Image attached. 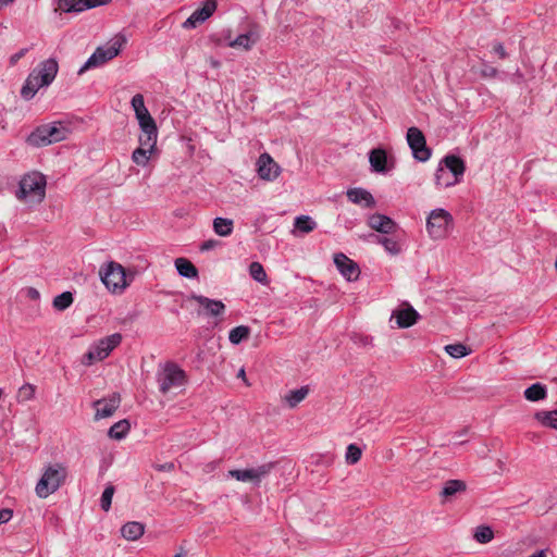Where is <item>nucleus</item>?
Listing matches in <instances>:
<instances>
[{
  "label": "nucleus",
  "instance_id": "f257e3e1",
  "mask_svg": "<svg viewBox=\"0 0 557 557\" xmlns=\"http://www.w3.org/2000/svg\"><path fill=\"white\" fill-rule=\"evenodd\" d=\"M58 70L55 59L50 58L40 62L27 76L21 89V96L25 100L33 99L40 88L49 86L54 81Z\"/></svg>",
  "mask_w": 557,
  "mask_h": 557
},
{
  "label": "nucleus",
  "instance_id": "f03ea898",
  "mask_svg": "<svg viewBox=\"0 0 557 557\" xmlns=\"http://www.w3.org/2000/svg\"><path fill=\"white\" fill-rule=\"evenodd\" d=\"M71 131L66 123L54 121L42 124L33 131L26 141L33 147H45L62 140H65Z\"/></svg>",
  "mask_w": 557,
  "mask_h": 557
},
{
  "label": "nucleus",
  "instance_id": "7ed1b4c3",
  "mask_svg": "<svg viewBox=\"0 0 557 557\" xmlns=\"http://www.w3.org/2000/svg\"><path fill=\"white\" fill-rule=\"evenodd\" d=\"M126 44V37L122 34H117L112 37L104 45L97 47L94 53L87 59V61L78 70V74H83L91 69H97L104 65L117 57Z\"/></svg>",
  "mask_w": 557,
  "mask_h": 557
},
{
  "label": "nucleus",
  "instance_id": "20e7f679",
  "mask_svg": "<svg viewBox=\"0 0 557 557\" xmlns=\"http://www.w3.org/2000/svg\"><path fill=\"white\" fill-rule=\"evenodd\" d=\"M67 475L63 463H50L44 468L41 478L36 484L35 492L39 498H47L64 483Z\"/></svg>",
  "mask_w": 557,
  "mask_h": 557
},
{
  "label": "nucleus",
  "instance_id": "39448f33",
  "mask_svg": "<svg viewBox=\"0 0 557 557\" xmlns=\"http://www.w3.org/2000/svg\"><path fill=\"white\" fill-rule=\"evenodd\" d=\"M46 194V178L38 172L26 174L20 181L16 196L27 202H41Z\"/></svg>",
  "mask_w": 557,
  "mask_h": 557
},
{
  "label": "nucleus",
  "instance_id": "423d86ee",
  "mask_svg": "<svg viewBox=\"0 0 557 557\" xmlns=\"http://www.w3.org/2000/svg\"><path fill=\"white\" fill-rule=\"evenodd\" d=\"M121 342L122 335L120 333H114L94 342L89 346L88 351L82 357V364L90 367L96 362L104 360Z\"/></svg>",
  "mask_w": 557,
  "mask_h": 557
},
{
  "label": "nucleus",
  "instance_id": "0eeeda50",
  "mask_svg": "<svg viewBox=\"0 0 557 557\" xmlns=\"http://www.w3.org/2000/svg\"><path fill=\"white\" fill-rule=\"evenodd\" d=\"M159 391L168 394L174 388L183 387L187 382L186 372L174 362H165L160 366L157 373Z\"/></svg>",
  "mask_w": 557,
  "mask_h": 557
},
{
  "label": "nucleus",
  "instance_id": "6e6552de",
  "mask_svg": "<svg viewBox=\"0 0 557 557\" xmlns=\"http://www.w3.org/2000/svg\"><path fill=\"white\" fill-rule=\"evenodd\" d=\"M454 228L453 215L443 208L432 210L426 218V232L434 240L446 238Z\"/></svg>",
  "mask_w": 557,
  "mask_h": 557
},
{
  "label": "nucleus",
  "instance_id": "1a4fd4ad",
  "mask_svg": "<svg viewBox=\"0 0 557 557\" xmlns=\"http://www.w3.org/2000/svg\"><path fill=\"white\" fill-rule=\"evenodd\" d=\"M103 285L113 294H121L129 285L125 269L115 261L103 264L99 270Z\"/></svg>",
  "mask_w": 557,
  "mask_h": 557
},
{
  "label": "nucleus",
  "instance_id": "9d476101",
  "mask_svg": "<svg viewBox=\"0 0 557 557\" xmlns=\"http://www.w3.org/2000/svg\"><path fill=\"white\" fill-rule=\"evenodd\" d=\"M131 106L139 125V136H148V138L158 136L157 123L145 104L144 96L141 94L134 95L131 100Z\"/></svg>",
  "mask_w": 557,
  "mask_h": 557
},
{
  "label": "nucleus",
  "instance_id": "9b49d317",
  "mask_svg": "<svg viewBox=\"0 0 557 557\" xmlns=\"http://www.w3.org/2000/svg\"><path fill=\"white\" fill-rule=\"evenodd\" d=\"M158 136H138L139 146L132 153V161L138 166H147L149 161L158 156Z\"/></svg>",
  "mask_w": 557,
  "mask_h": 557
},
{
  "label": "nucleus",
  "instance_id": "f8f14e48",
  "mask_svg": "<svg viewBox=\"0 0 557 557\" xmlns=\"http://www.w3.org/2000/svg\"><path fill=\"white\" fill-rule=\"evenodd\" d=\"M406 138L416 160L425 162L431 158V150L426 147L425 137L418 127H409Z\"/></svg>",
  "mask_w": 557,
  "mask_h": 557
},
{
  "label": "nucleus",
  "instance_id": "ddd939ff",
  "mask_svg": "<svg viewBox=\"0 0 557 557\" xmlns=\"http://www.w3.org/2000/svg\"><path fill=\"white\" fill-rule=\"evenodd\" d=\"M112 0H58L54 12L78 14L86 10L107 5Z\"/></svg>",
  "mask_w": 557,
  "mask_h": 557
},
{
  "label": "nucleus",
  "instance_id": "4468645a",
  "mask_svg": "<svg viewBox=\"0 0 557 557\" xmlns=\"http://www.w3.org/2000/svg\"><path fill=\"white\" fill-rule=\"evenodd\" d=\"M272 467V463H264L257 468L230 470L228 476L240 482H252L255 484H259L261 480L270 473Z\"/></svg>",
  "mask_w": 557,
  "mask_h": 557
},
{
  "label": "nucleus",
  "instance_id": "2eb2a0df",
  "mask_svg": "<svg viewBox=\"0 0 557 557\" xmlns=\"http://www.w3.org/2000/svg\"><path fill=\"white\" fill-rule=\"evenodd\" d=\"M218 8L216 0H206L201 7L195 10L191 15L183 23V27L186 29L196 28L199 24L206 22L213 15Z\"/></svg>",
  "mask_w": 557,
  "mask_h": 557
},
{
  "label": "nucleus",
  "instance_id": "dca6fc26",
  "mask_svg": "<svg viewBox=\"0 0 557 557\" xmlns=\"http://www.w3.org/2000/svg\"><path fill=\"white\" fill-rule=\"evenodd\" d=\"M371 170L375 173H386L395 168V160L383 148H374L369 152Z\"/></svg>",
  "mask_w": 557,
  "mask_h": 557
},
{
  "label": "nucleus",
  "instance_id": "f3484780",
  "mask_svg": "<svg viewBox=\"0 0 557 557\" xmlns=\"http://www.w3.org/2000/svg\"><path fill=\"white\" fill-rule=\"evenodd\" d=\"M334 264L338 272L349 282H355L360 276V268L357 262L348 258L345 253L338 252L333 257Z\"/></svg>",
  "mask_w": 557,
  "mask_h": 557
},
{
  "label": "nucleus",
  "instance_id": "a211bd4d",
  "mask_svg": "<svg viewBox=\"0 0 557 557\" xmlns=\"http://www.w3.org/2000/svg\"><path fill=\"white\" fill-rule=\"evenodd\" d=\"M120 404L121 397L117 393H113L108 398L96 400L92 405L96 410L95 419L100 420L113 416Z\"/></svg>",
  "mask_w": 557,
  "mask_h": 557
},
{
  "label": "nucleus",
  "instance_id": "6ab92c4d",
  "mask_svg": "<svg viewBox=\"0 0 557 557\" xmlns=\"http://www.w3.org/2000/svg\"><path fill=\"white\" fill-rule=\"evenodd\" d=\"M280 166L269 153H262L257 161V172L260 178L274 181L280 175Z\"/></svg>",
  "mask_w": 557,
  "mask_h": 557
},
{
  "label": "nucleus",
  "instance_id": "aec40b11",
  "mask_svg": "<svg viewBox=\"0 0 557 557\" xmlns=\"http://www.w3.org/2000/svg\"><path fill=\"white\" fill-rule=\"evenodd\" d=\"M189 299L196 301L202 309V311L198 312L199 314L219 317L225 311V305L221 300L210 299L208 297L195 294L191 295Z\"/></svg>",
  "mask_w": 557,
  "mask_h": 557
},
{
  "label": "nucleus",
  "instance_id": "412c9836",
  "mask_svg": "<svg viewBox=\"0 0 557 557\" xmlns=\"http://www.w3.org/2000/svg\"><path fill=\"white\" fill-rule=\"evenodd\" d=\"M367 224L370 228L382 234H391L397 228V224L393 219L381 213L370 214L367 219Z\"/></svg>",
  "mask_w": 557,
  "mask_h": 557
},
{
  "label": "nucleus",
  "instance_id": "4be33fe9",
  "mask_svg": "<svg viewBox=\"0 0 557 557\" xmlns=\"http://www.w3.org/2000/svg\"><path fill=\"white\" fill-rule=\"evenodd\" d=\"M346 196L350 202L361 206L362 208L372 209L376 206V201L372 194L361 187L349 188L346 191Z\"/></svg>",
  "mask_w": 557,
  "mask_h": 557
},
{
  "label": "nucleus",
  "instance_id": "5701e85b",
  "mask_svg": "<svg viewBox=\"0 0 557 557\" xmlns=\"http://www.w3.org/2000/svg\"><path fill=\"white\" fill-rule=\"evenodd\" d=\"M391 319L396 320V324L399 329H407L412 326L418 321L419 313L409 306L404 309L394 310Z\"/></svg>",
  "mask_w": 557,
  "mask_h": 557
},
{
  "label": "nucleus",
  "instance_id": "b1692460",
  "mask_svg": "<svg viewBox=\"0 0 557 557\" xmlns=\"http://www.w3.org/2000/svg\"><path fill=\"white\" fill-rule=\"evenodd\" d=\"M440 164L444 169H446V171H448L450 174H453V176H455L459 182L462 180L465 171H466V165H465V162L462 159H460L457 156L449 154V156H446L440 162Z\"/></svg>",
  "mask_w": 557,
  "mask_h": 557
},
{
  "label": "nucleus",
  "instance_id": "393cba45",
  "mask_svg": "<svg viewBox=\"0 0 557 557\" xmlns=\"http://www.w3.org/2000/svg\"><path fill=\"white\" fill-rule=\"evenodd\" d=\"M258 32L255 29H250L245 34L238 35L234 40L228 42V46L232 48H242L244 50H249L258 41Z\"/></svg>",
  "mask_w": 557,
  "mask_h": 557
},
{
  "label": "nucleus",
  "instance_id": "a878e982",
  "mask_svg": "<svg viewBox=\"0 0 557 557\" xmlns=\"http://www.w3.org/2000/svg\"><path fill=\"white\" fill-rule=\"evenodd\" d=\"M310 393V387L308 385L301 386L296 389L288 391L284 395V401L288 406V408H296L301 401L306 399V397Z\"/></svg>",
  "mask_w": 557,
  "mask_h": 557
},
{
  "label": "nucleus",
  "instance_id": "bb28decb",
  "mask_svg": "<svg viewBox=\"0 0 557 557\" xmlns=\"http://www.w3.org/2000/svg\"><path fill=\"white\" fill-rule=\"evenodd\" d=\"M459 181L446 169L438 164L435 171V185L438 189L448 188L458 184Z\"/></svg>",
  "mask_w": 557,
  "mask_h": 557
},
{
  "label": "nucleus",
  "instance_id": "cd10ccee",
  "mask_svg": "<svg viewBox=\"0 0 557 557\" xmlns=\"http://www.w3.org/2000/svg\"><path fill=\"white\" fill-rule=\"evenodd\" d=\"M145 527L140 522L131 521L125 523L121 529V534L125 540L136 541L143 536Z\"/></svg>",
  "mask_w": 557,
  "mask_h": 557
},
{
  "label": "nucleus",
  "instance_id": "c85d7f7f",
  "mask_svg": "<svg viewBox=\"0 0 557 557\" xmlns=\"http://www.w3.org/2000/svg\"><path fill=\"white\" fill-rule=\"evenodd\" d=\"M177 273L186 278H197V268L186 258H177L174 261Z\"/></svg>",
  "mask_w": 557,
  "mask_h": 557
},
{
  "label": "nucleus",
  "instance_id": "c756f323",
  "mask_svg": "<svg viewBox=\"0 0 557 557\" xmlns=\"http://www.w3.org/2000/svg\"><path fill=\"white\" fill-rule=\"evenodd\" d=\"M467 484L462 480H448L445 482L441 495L445 498H449L458 493L466 492Z\"/></svg>",
  "mask_w": 557,
  "mask_h": 557
},
{
  "label": "nucleus",
  "instance_id": "7c9ffc66",
  "mask_svg": "<svg viewBox=\"0 0 557 557\" xmlns=\"http://www.w3.org/2000/svg\"><path fill=\"white\" fill-rule=\"evenodd\" d=\"M523 395L529 401H540L546 398L547 388L542 383H534L525 388Z\"/></svg>",
  "mask_w": 557,
  "mask_h": 557
},
{
  "label": "nucleus",
  "instance_id": "2f4dec72",
  "mask_svg": "<svg viewBox=\"0 0 557 557\" xmlns=\"http://www.w3.org/2000/svg\"><path fill=\"white\" fill-rule=\"evenodd\" d=\"M234 222L231 219L218 216L213 220V231L216 235L226 237L233 233Z\"/></svg>",
  "mask_w": 557,
  "mask_h": 557
},
{
  "label": "nucleus",
  "instance_id": "473e14b6",
  "mask_svg": "<svg viewBox=\"0 0 557 557\" xmlns=\"http://www.w3.org/2000/svg\"><path fill=\"white\" fill-rule=\"evenodd\" d=\"M131 430V424L128 422V420L124 419V420H120L117 422H115L108 431V435L110 438H113V440H123L129 432Z\"/></svg>",
  "mask_w": 557,
  "mask_h": 557
},
{
  "label": "nucleus",
  "instance_id": "72a5a7b5",
  "mask_svg": "<svg viewBox=\"0 0 557 557\" xmlns=\"http://www.w3.org/2000/svg\"><path fill=\"white\" fill-rule=\"evenodd\" d=\"M534 418L542 425L557 430V410H553V411L540 410V411L535 412Z\"/></svg>",
  "mask_w": 557,
  "mask_h": 557
},
{
  "label": "nucleus",
  "instance_id": "f704fd0d",
  "mask_svg": "<svg viewBox=\"0 0 557 557\" xmlns=\"http://www.w3.org/2000/svg\"><path fill=\"white\" fill-rule=\"evenodd\" d=\"M249 275L258 283L262 284V285H268L269 284V277H268V274L263 268V265L258 262V261H255V262H251L250 265H249Z\"/></svg>",
  "mask_w": 557,
  "mask_h": 557
},
{
  "label": "nucleus",
  "instance_id": "c9c22d12",
  "mask_svg": "<svg viewBox=\"0 0 557 557\" xmlns=\"http://www.w3.org/2000/svg\"><path fill=\"white\" fill-rule=\"evenodd\" d=\"M473 539L480 544H487L494 539V531L490 525H478L474 529Z\"/></svg>",
  "mask_w": 557,
  "mask_h": 557
},
{
  "label": "nucleus",
  "instance_id": "e433bc0d",
  "mask_svg": "<svg viewBox=\"0 0 557 557\" xmlns=\"http://www.w3.org/2000/svg\"><path fill=\"white\" fill-rule=\"evenodd\" d=\"M294 226L297 231L307 234L315 230L317 223L309 215H299L295 218Z\"/></svg>",
  "mask_w": 557,
  "mask_h": 557
},
{
  "label": "nucleus",
  "instance_id": "4c0bfd02",
  "mask_svg": "<svg viewBox=\"0 0 557 557\" xmlns=\"http://www.w3.org/2000/svg\"><path fill=\"white\" fill-rule=\"evenodd\" d=\"M250 334V329L246 325H239L232 329L228 333V339L233 345H238L247 339Z\"/></svg>",
  "mask_w": 557,
  "mask_h": 557
},
{
  "label": "nucleus",
  "instance_id": "58836bf2",
  "mask_svg": "<svg viewBox=\"0 0 557 557\" xmlns=\"http://www.w3.org/2000/svg\"><path fill=\"white\" fill-rule=\"evenodd\" d=\"M74 301L73 294L71 292H63L53 299V308L59 311L67 309Z\"/></svg>",
  "mask_w": 557,
  "mask_h": 557
},
{
  "label": "nucleus",
  "instance_id": "ea45409f",
  "mask_svg": "<svg viewBox=\"0 0 557 557\" xmlns=\"http://www.w3.org/2000/svg\"><path fill=\"white\" fill-rule=\"evenodd\" d=\"M377 243L381 244L386 252L392 256L400 253L401 247L397 240L391 237H377Z\"/></svg>",
  "mask_w": 557,
  "mask_h": 557
},
{
  "label": "nucleus",
  "instance_id": "a19ab883",
  "mask_svg": "<svg viewBox=\"0 0 557 557\" xmlns=\"http://www.w3.org/2000/svg\"><path fill=\"white\" fill-rule=\"evenodd\" d=\"M445 351L453 358L459 359L470 354V350L463 344H449L445 346Z\"/></svg>",
  "mask_w": 557,
  "mask_h": 557
},
{
  "label": "nucleus",
  "instance_id": "79ce46f5",
  "mask_svg": "<svg viewBox=\"0 0 557 557\" xmlns=\"http://www.w3.org/2000/svg\"><path fill=\"white\" fill-rule=\"evenodd\" d=\"M361 455H362V451L357 445L349 444L346 449L345 458H346L347 463L355 465L360 460Z\"/></svg>",
  "mask_w": 557,
  "mask_h": 557
},
{
  "label": "nucleus",
  "instance_id": "37998d69",
  "mask_svg": "<svg viewBox=\"0 0 557 557\" xmlns=\"http://www.w3.org/2000/svg\"><path fill=\"white\" fill-rule=\"evenodd\" d=\"M114 491H115L114 486L112 484H109L106 486V488L102 492V495L100 498V506L104 511H108L111 507Z\"/></svg>",
  "mask_w": 557,
  "mask_h": 557
},
{
  "label": "nucleus",
  "instance_id": "c03bdc74",
  "mask_svg": "<svg viewBox=\"0 0 557 557\" xmlns=\"http://www.w3.org/2000/svg\"><path fill=\"white\" fill-rule=\"evenodd\" d=\"M35 397V386L32 384H24L20 387L17 398L20 401H28Z\"/></svg>",
  "mask_w": 557,
  "mask_h": 557
},
{
  "label": "nucleus",
  "instance_id": "a18cd8bd",
  "mask_svg": "<svg viewBox=\"0 0 557 557\" xmlns=\"http://www.w3.org/2000/svg\"><path fill=\"white\" fill-rule=\"evenodd\" d=\"M498 74V71L490 65H484V67L481 70V75L483 77L494 78Z\"/></svg>",
  "mask_w": 557,
  "mask_h": 557
},
{
  "label": "nucleus",
  "instance_id": "49530a36",
  "mask_svg": "<svg viewBox=\"0 0 557 557\" xmlns=\"http://www.w3.org/2000/svg\"><path fill=\"white\" fill-rule=\"evenodd\" d=\"M13 517V511L9 508L0 509V524L9 522Z\"/></svg>",
  "mask_w": 557,
  "mask_h": 557
},
{
  "label": "nucleus",
  "instance_id": "de8ad7c7",
  "mask_svg": "<svg viewBox=\"0 0 557 557\" xmlns=\"http://www.w3.org/2000/svg\"><path fill=\"white\" fill-rule=\"evenodd\" d=\"M28 49L27 48H23L21 49L20 51H17L16 53L12 54L10 57V65H15L20 59H22L26 53H27Z\"/></svg>",
  "mask_w": 557,
  "mask_h": 557
},
{
  "label": "nucleus",
  "instance_id": "09e8293b",
  "mask_svg": "<svg viewBox=\"0 0 557 557\" xmlns=\"http://www.w3.org/2000/svg\"><path fill=\"white\" fill-rule=\"evenodd\" d=\"M174 468H175V466L173 462H165V463L154 466V469L159 472H170V471H173Z\"/></svg>",
  "mask_w": 557,
  "mask_h": 557
},
{
  "label": "nucleus",
  "instance_id": "8fccbe9b",
  "mask_svg": "<svg viewBox=\"0 0 557 557\" xmlns=\"http://www.w3.org/2000/svg\"><path fill=\"white\" fill-rule=\"evenodd\" d=\"M493 50L500 59H505L507 57V52L502 42H496L493 47Z\"/></svg>",
  "mask_w": 557,
  "mask_h": 557
},
{
  "label": "nucleus",
  "instance_id": "3c124183",
  "mask_svg": "<svg viewBox=\"0 0 557 557\" xmlns=\"http://www.w3.org/2000/svg\"><path fill=\"white\" fill-rule=\"evenodd\" d=\"M25 294H26V296H27L28 298H30V299H33V300H37V299H39V297H40L39 292H38L36 288H34V287H28V288H26V289H25Z\"/></svg>",
  "mask_w": 557,
  "mask_h": 557
},
{
  "label": "nucleus",
  "instance_id": "603ef678",
  "mask_svg": "<svg viewBox=\"0 0 557 557\" xmlns=\"http://www.w3.org/2000/svg\"><path fill=\"white\" fill-rule=\"evenodd\" d=\"M215 246H216V242H215V240L210 239V240H206V242H203V243L201 244L200 249H201L202 251H206V250L213 249Z\"/></svg>",
  "mask_w": 557,
  "mask_h": 557
},
{
  "label": "nucleus",
  "instance_id": "864d4df0",
  "mask_svg": "<svg viewBox=\"0 0 557 557\" xmlns=\"http://www.w3.org/2000/svg\"><path fill=\"white\" fill-rule=\"evenodd\" d=\"M237 377L242 379L244 381V383L249 386L250 383L248 382L247 377H246V372H245V369L244 368H240L238 373H237Z\"/></svg>",
  "mask_w": 557,
  "mask_h": 557
},
{
  "label": "nucleus",
  "instance_id": "5fc2aeb1",
  "mask_svg": "<svg viewBox=\"0 0 557 557\" xmlns=\"http://www.w3.org/2000/svg\"><path fill=\"white\" fill-rule=\"evenodd\" d=\"M15 0H0V10L12 4Z\"/></svg>",
  "mask_w": 557,
  "mask_h": 557
},
{
  "label": "nucleus",
  "instance_id": "6e6d98bb",
  "mask_svg": "<svg viewBox=\"0 0 557 557\" xmlns=\"http://www.w3.org/2000/svg\"><path fill=\"white\" fill-rule=\"evenodd\" d=\"M529 557H546V553L544 549H541V550L530 555Z\"/></svg>",
  "mask_w": 557,
  "mask_h": 557
},
{
  "label": "nucleus",
  "instance_id": "4d7b16f0",
  "mask_svg": "<svg viewBox=\"0 0 557 557\" xmlns=\"http://www.w3.org/2000/svg\"><path fill=\"white\" fill-rule=\"evenodd\" d=\"M215 467H216L215 462H210L207 465L208 471L215 469Z\"/></svg>",
  "mask_w": 557,
  "mask_h": 557
},
{
  "label": "nucleus",
  "instance_id": "13d9d810",
  "mask_svg": "<svg viewBox=\"0 0 557 557\" xmlns=\"http://www.w3.org/2000/svg\"><path fill=\"white\" fill-rule=\"evenodd\" d=\"M522 78V74L518 71L515 75V82H519Z\"/></svg>",
  "mask_w": 557,
  "mask_h": 557
},
{
  "label": "nucleus",
  "instance_id": "bf43d9fd",
  "mask_svg": "<svg viewBox=\"0 0 557 557\" xmlns=\"http://www.w3.org/2000/svg\"><path fill=\"white\" fill-rule=\"evenodd\" d=\"M173 557H182V555L181 554H176Z\"/></svg>",
  "mask_w": 557,
  "mask_h": 557
}]
</instances>
